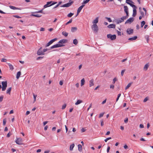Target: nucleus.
I'll list each match as a JSON object with an SVG mask.
<instances>
[{
    "instance_id": "obj_1",
    "label": "nucleus",
    "mask_w": 153,
    "mask_h": 153,
    "mask_svg": "<svg viewBox=\"0 0 153 153\" xmlns=\"http://www.w3.org/2000/svg\"><path fill=\"white\" fill-rule=\"evenodd\" d=\"M126 3L129 4L133 8V13L132 15V16L133 17H135L137 14L136 9L137 8V7L135 5L133 4L130 3H129V2L126 1Z\"/></svg>"
},
{
    "instance_id": "obj_2",
    "label": "nucleus",
    "mask_w": 153,
    "mask_h": 153,
    "mask_svg": "<svg viewBox=\"0 0 153 153\" xmlns=\"http://www.w3.org/2000/svg\"><path fill=\"white\" fill-rule=\"evenodd\" d=\"M1 84L2 85V91H4L6 90L7 86V81L2 82Z\"/></svg>"
},
{
    "instance_id": "obj_3",
    "label": "nucleus",
    "mask_w": 153,
    "mask_h": 153,
    "mask_svg": "<svg viewBox=\"0 0 153 153\" xmlns=\"http://www.w3.org/2000/svg\"><path fill=\"white\" fill-rule=\"evenodd\" d=\"M74 3L73 1H71V0L69 1V2L67 3L63 4L61 6V7H68L70 6Z\"/></svg>"
},
{
    "instance_id": "obj_4",
    "label": "nucleus",
    "mask_w": 153,
    "mask_h": 153,
    "mask_svg": "<svg viewBox=\"0 0 153 153\" xmlns=\"http://www.w3.org/2000/svg\"><path fill=\"white\" fill-rule=\"evenodd\" d=\"M92 30L95 33L98 32L99 30L97 24L93 25L91 26Z\"/></svg>"
},
{
    "instance_id": "obj_5",
    "label": "nucleus",
    "mask_w": 153,
    "mask_h": 153,
    "mask_svg": "<svg viewBox=\"0 0 153 153\" xmlns=\"http://www.w3.org/2000/svg\"><path fill=\"white\" fill-rule=\"evenodd\" d=\"M107 37L108 38L112 40L115 39L116 38V36L115 35H112L111 34H108Z\"/></svg>"
},
{
    "instance_id": "obj_6",
    "label": "nucleus",
    "mask_w": 153,
    "mask_h": 153,
    "mask_svg": "<svg viewBox=\"0 0 153 153\" xmlns=\"http://www.w3.org/2000/svg\"><path fill=\"white\" fill-rule=\"evenodd\" d=\"M64 46V45H62V44H58L52 46L51 47H50V49H53L54 48H58V47H61L62 46Z\"/></svg>"
},
{
    "instance_id": "obj_7",
    "label": "nucleus",
    "mask_w": 153,
    "mask_h": 153,
    "mask_svg": "<svg viewBox=\"0 0 153 153\" xmlns=\"http://www.w3.org/2000/svg\"><path fill=\"white\" fill-rule=\"evenodd\" d=\"M57 39L56 38L53 39L51 40L45 46V47H47L49 46L51 44H52L54 42L56 41Z\"/></svg>"
},
{
    "instance_id": "obj_8",
    "label": "nucleus",
    "mask_w": 153,
    "mask_h": 153,
    "mask_svg": "<svg viewBox=\"0 0 153 153\" xmlns=\"http://www.w3.org/2000/svg\"><path fill=\"white\" fill-rule=\"evenodd\" d=\"M16 143L18 145H21L22 144V138H17L16 141Z\"/></svg>"
},
{
    "instance_id": "obj_9",
    "label": "nucleus",
    "mask_w": 153,
    "mask_h": 153,
    "mask_svg": "<svg viewBox=\"0 0 153 153\" xmlns=\"http://www.w3.org/2000/svg\"><path fill=\"white\" fill-rule=\"evenodd\" d=\"M42 48L41 47L38 51L37 54L38 55H42L44 54V53H43V51H42Z\"/></svg>"
},
{
    "instance_id": "obj_10",
    "label": "nucleus",
    "mask_w": 153,
    "mask_h": 153,
    "mask_svg": "<svg viewBox=\"0 0 153 153\" xmlns=\"http://www.w3.org/2000/svg\"><path fill=\"white\" fill-rule=\"evenodd\" d=\"M134 19L132 17L128 19L125 22V24L129 23L130 24L132 23L134 21Z\"/></svg>"
},
{
    "instance_id": "obj_11",
    "label": "nucleus",
    "mask_w": 153,
    "mask_h": 153,
    "mask_svg": "<svg viewBox=\"0 0 153 153\" xmlns=\"http://www.w3.org/2000/svg\"><path fill=\"white\" fill-rule=\"evenodd\" d=\"M126 19V18L125 16H123L121 17V20L120 19H117V24H119L121 23L122 22H123L124 19Z\"/></svg>"
},
{
    "instance_id": "obj_12",
    "label": "nucleus",
    "mask_w": 153,
    "mask_h": 153,
    "mask_svg": "<svg viewBox=\"0 0 153 153\" xmlns=\"http://www.w3.org/2000/svg\"><path fill=\"white\" fill-rule=\"evenodd\" d=\"M126 32L128 34H131L133 33V29H131V28H128L126 30Z\"/></svg>"
},
{
    "instance_id": "obj_13",
    "label": "nucleus",
    "mask_w": 153,
    "mask_h": 153,
    "mask_svg": "<svg viewBox=\"0 0 153 153\" xmlns=\"http://www.w3.org/2000/svg\"><path fill=\"white\" fill-rule=\"evenodd\" d=\"M67 40L65 39H63L60 40L59 42V43L60 44L63 45V44L66 43L67 42Z\"/></svg>"
},
{
    "instance_id": "obj_14",
    "label": "nucleus",
    "mask_w": 153,
    "mask_h": 153,
    "mask_svg": "<svg viewBox=\"0 0 153 153\" xmlns=\"http://www.w3.org/2000/svg\"><path fill=\"white\" fill-rule=\"evenodd\" d=\"M85 6V5H81L80 7H79L78 9L77 12V14H79V13L81 11V10H82V8H83V7Z\"/></svg>"
},
{
    "instance_id": "obj_15",
    "label": "nucleus",
    "mask_w": 153,
    "mask_h": 153,
    "mask_svg": "<svg viewBox=\"0 0 153 153\" xmlns=\"http://www.w3.org/2000/svg\"><path fill=\"white\" fill-rule=\"evenodd\" d=\"M98 19L99 18L98 17H97L92 22L93 25L97 24V23L98 22Z\"/></svg>"
},
{
    "instance_id": "obj_16",
    "label": "nucleus",
    "mask_w": 153,
    "mask_h": 153,
    "mask_svg": "<svg viewBox=\"0 0 153 153\" xmlns=\"http://www.w3.org/2000/svg\"><path fill=\"white\" fill-rule=\"evenodd\" d=\"M52 2H53L52 1L48 2L47 3V4L44 5V7L45 8L48 7H50V6H49V5Z\"/></svg>"
},
{
    "instance_id": "obj_17",
    "label": "nucleus",
    "mask_w": 153,
    "mask_h": 153,
    "mask_svg": "<svg viewBox=\"0 0 153 153\" xmlns=\"http://www.w3.org/2000/svg\"><path fill=\"white\" fill-rule=\"evenodd\" d=\"M33 12L32 13V14H31L30 16H34L38 18L42 16V15H39L38 14H33Z\"/></svg>"
},
{
    "instance_id": "obj_18",
    "label": "nucleus",
    "mask_w": 153,
    "mask_h": 153,
    "mask_svg": "<svg viewBox=\"0 0 153 153\" xmlns=\"http://www.w3.org/2000/svg\"><path fill=\"white\" fill-rule=\"evenodd\" d=\"M115 26H116V25L114 24H111L109 25L108 26V28H115Z\"/></svg>"
},
{
    "instance_id": "obj_19",
    "label": "nucleus",
    "mask_w": 153,
    "mask_h": 153,
    "mask_svg": "<svg viewBox=\"0 0 153 153\" xmlns=\"http://www.w3.org/2000/svg\"><path fill=\"white\" fill-rule=\"evenodd\" d=\"M94 85V80L93 79H92L89 81V86L90 87L93 86Z\"/></svg>"
},
{
    "instance_id": "obj_20",
    "label": "nucleus",
    "mask_w": 153,
    "mask_h": 153,
    "mask_svg": "<svg viewBox=\"0 0 153 153\" xmlns=\"http://www.w3.org/2000/svg\"><path fill=\"white\" fill-rule=\"evenodd\" d=\"M77 29V27H72L71 28V31L72 32H74L76 31Z\"/></svg>"
},
{
    "instance_id": "obj_21",
    "label": "nucleus",
    "mask_w": 153,
    "mask_h": 153,
    "mask_svg": "<svg viewBox=\"0 0 153 153\" xmlns=\"http://www.w3.org/2000/svg\"><path fill=\"white\" fill-rule=\"evenodd\" d=\"M78 146L79 151L80 152H82V145L80 144H79Z\"/></svg>"
},
{
    "instance_id": "obj_22",
    "label": "nucleus",
    "mask_w": 153,
    "mask_h": 153,
    "mask_svg": "<svg viewBox=\"0 0 153 153\" xmlns=\"http://www.w3.org/2000/svg\"><path fill=\"white\" fill-rule=\"evenodd\" d=\"M9 7H10V8H11L12 9H13V10H17V9L20 10L21 9H20V8H17L16 7H15L13 6H10Z\"/></svg>"
},
{
    "instance_id": "obj_23",
    "label": "nucleus",
    "mask_w": 153,
    "mask_h": 153,
    "mask_svg": "<svg viewBox=\"0 0 153 153\" xmlns=\"http://www.w3.org/2000/svg\"><path fill=\"white\" fill-rule=\"evenodd\" d=\"M11 89H12L11 87L9 88L7 90L6 93L7 94H10V91L11 90Z\"/></svg>"
},
{
    "instance_id": "obj_24",
    "label": "nucleus",
    "mask_w": 153,
    "mask_h": 153,
    "mask_svg": "<svg viewBox=\"0 0 153 153\" xmlns=\"http://www.w3.org/2000/svg\"><path fill=\"white\" fill-rule=\"evenodd\" d=\"M137 36H135L133 37L130 38L128 39V40L132 41L136 39L137 38Z\"/></svg>"
},
{
    "instance_id": "obj_25",
    "label": "nucleus",
    "mask_w": 153,
    "mask_h": 153,
    "mask_svg": "<svg viewBox=\"0 0 153 153\" xmlns=\"http://www.w3.org/2000/svg\"><path fill=\"white\" fill-rule=\"evenodd\" d=\"M85 80L84 79V78H83L82 79H81V86H82L85 84Z\"/></svg>"
},
{
    "instance_id": "obj_26",
    "label": "nucleus",
    "mask_w": 153,
    "mask_h": 153,
    "mask_svg": "<svg viewBox=\"0 0 153 153\" xmlns=\"http://www.w3.org/2000/svg\"><path fill=\"white\" fill-rule=\"evenodd\" d=\"M21 74V72L20 71H19L17 73L16 78L17 79H18L20 77Z\"/></svg>"
},
{
    "instance_id": "obj_27",
    "label": "nucleus",
    "mask_w": 153,
    "mask_h": 153,
    "mask_svg": "<svg viewBox=\"0 0 153 153\" xmlns=\"http://www.w3.org/2000/svg\"><path fill=\"white\" fill-rule=\"evenodd\" d=\"M82 100H78L75 103V104L76 105H78L80 103L82 102Z\"/></svg>"
},
{
    "instance_id": "obj_28",
    "label": "nucleus",
    "mask_w": 153,
    "mask_h": 153,
    "mask_svg": "<svg viewBox=\"0 0 153 153\" xmlns=\"http://www.w3.org/2000/svg\"><path fill=\"white\" fill-rule=\"evenodd\" d=\"M124 10L125 12L126 13H128V7L126 6H124Z\"/></svg>"
},
{
    "instance_id": "obj_29",
    "label": "nucleus",
    "mask_w": 153,
    "mask_h": 153,
    "mask_svg": "<svg viewBox=\"0 0 153 153\" xmlns=\"http://www.w3.org/2000/svg\"><path fill=\"white\" fill-rule=\"evenodd\" d=\"M8 65L9 66L10 69L13 70L14 69L13 66L11 64L9 63H8Z\"/></svg>"
},
{
    "instance_id": "obj_30",
    "label": "nucleus",
    "mask_w": 153,
    "mask_h": 153,
    "mask_svg": "<svg viewBox=\"0 0 153 153\" xmlns=\"http://www.w3.org/2000/svg\"><path fill=\"white\" fill-rule=\"evenodd\" d=\"M74 146V144H73L72 145H71L70 147V151H71L73 150V149Z\"/></svg>"
},
{
    "instance_id": "obj_31",
    "label": "nucleus",
    "mask_w": 153,
    "mask_h": 153,
    "mask_svg": "<svg viewBox=\"0 0 153 153\" xmlns=\"http://www.w3.org/2000/svg\"><path fill=\"white\" fill-rule=\"evenodd\" d=\"M145 38L146 39L147 43H148L149 40V36L148 35H146L145 36Z\"/></svg>"
},
{
    "instance_id": "obj_32",
    "label": "nucleus",
    "mask_w": 153,
    "mask_h": 153,
    "mask_svg": "<svg viewBox=\"0 0 153 153\" xmlns=\"http://www.w3.org/2000/svg\"><path fill=\"white\" fill-rule=\"evenodd\" d=\"M62 34L65 37L67 36L68 35V33L65 31H63L62 33Z\"/></svg>"
},
{
    "instance_id": "obj_33",
    "label": "nucleus",
    "mask_w": 153,
    "mask_h": 153,
    "mask_svg": "<svg viewBox=\"0 0 153 153\" xmlns=\"http://www.w3.org/2000/svg\"><path fill=\"white\" fill-rule=\"evenodd\" d=\"M73 43L75 45H76L77 44L78 42L77 40L76 39H75L73 40Z\"/></svg>"
},
{
    "instance_id": "obj_34",
    "label": "nucleus",
    "mask_w": 153,
    "mask_h": 153,
    "mask_svg": "<svg viewBox=\"0 0 153 153\" xmlns=\"http://www.w3.org/2000/svg\"><path fill=\"white\" fill-rule=\"evenodd\" d=\"M132 82L128 84L127 86L125 88V90H126L128 89L131 85Z\"/></svg>"
},
{
    "instance_id": "obj_35",
    "label": "nucleus",
    "mask_w": 153,
    "mask_h": 153,
    "mask_svg": "<svg viewBox=\"0 0 153 153\" xmlns=\"http://www.w3.org/2000/svg\"><path fill=\"white\" fill-rule=\"evenodd\" d=\"M90 1V0H84L82 4V5H83V4H86L88 3Z\"/></svg>"
},
{
    "instance_id": "obj_36",
    "label": "nucleus",
    "mask_w": 153,
    "mask_h": 153,
    "mask_svg": "<svg viewBox=\"0 0 153 153\" xmlns=\"http://www.w3.org/2000/svg\"><path fill=\"white\" fill-rule=\"evenodd\" d=\"M43 9H42L41 10H39V11H36V12H33V13H44V14H45V13H44L43 12Z\"/></svg>"
},
{
    "instance_id": "obj_37",
    "label": "nucleus",
    "mask_w": 153,
    "mask_h": 153,
    "mask_svg": "<svg viewBox=\"0 0 153 153\" xmlns=\"http://www.w3.org/2000/svg\"><path fill=\"white\" fill-rule=\"evenodd\" d=\"M74 14L73 13H70L67 15V16L68 17H71L74 15Z\"/></svg>"
},
{
    "instance_id": "obj_38",
    "label": "nucleus",
    "mask_w": 153,
    "mask_h": 153,
    "mask_svg": "<svg viewBox=\"0 0 153 153\" xmlns=\"http://www.w3.org/2000/svg\"><path fill=\"white\" fill-rule=\"evenodd\" d=\"M148 67L149 65L148 64H146L144 67V69L145 70H147L148 68Z\"/></svg>"
},
{
    "instance_id": "obj_39",
    "label": "nucleus",
    "mask_w": 153,
    "mask_h": 153,
    "mask_svg": "<svg viewBox=\"0 0 153 153\" xmlns=\"http://www.w3.org/2000/svg\"><path fill=\"white\" fill-rule=\"evenodd\" d=\"M145 22L144 21H143L141 22V27H143V26L145 25Z\"/></svg>"
},
{
    "instance_id": "obj_40",
    "label": "nucleus",
    "mask_w": 153,
    "mask_h": 153,
    "mask_svg": "<svg viewBox=\"0 0 153 153\" xmlns=\"http://www.w3.org/2000/svg\"><path fill=\"white\" fill-rule=\"evenodd\" d=\"M66 104L65 103L62 105V109H64L66 107Z\"/></svg>"
},
{
    "instance_id": "obj_41",
    "label": "nucleus",
    "mask_w": 153,
    "mask_h": 153,
    "mask_svg": "<svg viewBox=\"0 0 153 153\" xmlns=\"http://www.w3.org/2000/svg\"><path fill=\"white\" fill-rule=\"evenodd\" d=\"M72 19H70V20L67 23H66V25H68V24L71 23L72 22Z\"/></svg>"
},
{
    "instance_id": "obj_42",
    "label": "nucleus",
    "mask_w": 153,
    "mask_h": 153,
    "mask_svg": "<svg viewBox=\"0 0 153 153\" xmlns=\"http://www.w3.org/2000/svg\"><path fill=\"white\" fill-rule=\"evenodd\" d=\"M104 114V112L100 114L99 116V117L100 118V117H103Z\"/></svg>"
},
{
    "instance_id": "obj_43",
    "label": "nucleus",
    "mask_w": 153,
    "mask_h": 153,
    "mask_svg": "<svg viewBox=\"0 0 153 153\" xmlns=\"http://www.w3.org/2000/svg\"><path fill=\"white\" fill-rule=\"evenodd\" d=\"M101 122V126H102L104 125V123L103 121V120H100Z\"/></svg>"
},
{
    "instance_id": "obj_44",
    "label": "nucleus",
    "mask_w": 153,
    "mask_h": 153,
    "mask_svg": "<svg viewBox=\"0 0 153 153\" xmlns=\"http://www.w3.org/2000/svg\"><path fill=\"white\" fill-rule=\"evenodd\" d=\"M117 79L116 78H114L113 80V82H112V83L113 84H114L115 82V81H117Z\"/></svg>"
},
{
    "instance_id": "obj_45",
    "label": "nucleus",
    "mask_w": 153,
    "mask_h": 153,
    "mask_svg": "<svg viewBox=\"0 0 153 153\" xmlns=\"http://www.w3.org/2000/svg\"><path fill=\"white\" fill-rule=\"evenodd\" d=\"M6 119H4L3 120V124L4 126L6 124Z\"/></svg>"
},
{
    "instance_id": "obj_46",
    "label": "nucleus",
    "mask_w": 153,
    "mask_h": 153,
    "mask_svg": "<svg viewBox=\"0 0 153 153\" xmlns=\"http://www.w3.org/2000/svg\"><path fill=\"white\" fill-rule=\"evenodd\" d=\"M125 70H123L121 71V75L122 76H123L124 73L125 71Z\"/></svg>"
},
{
    "instance_id": "obj_47",
    "label": "nucleus",
    "mask_w": 153,
    "mask_h": 153,
    "mask_svg": "<svg viewBox=\"0 0 153 153\" xmlns=\"http://www.w3.org/2000/svg\"><path fill=\"white\" fill-rule=\"evenodd\" d=\"M3 96H1L0 97V102H1L2 101L3 99Z\"/></svg>"
},
{
    "instance_id": "obj_48",
    "label": "nucleus",
    "mask_w": 153,
    "mask_h": 153,
    "mask_svg": "<svg viewBox=\"0 0 153 153\" xmlns=\"http://www.w3.org/2000/svg\"><path fill=\"white\" fill-rule=\"evenodd\" d=\"M128 118H126L124 120L125 123H128Z\"/></svg>"
},
{
    "instance_id": "obj_49",
    "label": "nucleus",
    "mask_w": 153,
    "mask_h": 153,
    "mask_svg": "<svg viewBox=\"0 0 153 153\" xmlns=\"http://www.w3.org/2000/svg\"><path fill=\"white\" fill-rule=\"evenodd\" d=\"M140 13L142 16L143 17H144V14L143 12L142 11H140Z\"/></svg>"
},
{
    "instance_id": "obj_50",
    "label": "nucleus",
    "mask_w": 153,
    "mask_h": 153,
    "mask_svg": "<svg viewBox=\"0 0 153 153\" xmlns=\"http://www.w3.org/2000/svg\"><path fill=\"white\" fill-rule=\"evenodd\" d=\"M111 139V137H108L106 139H105V140L104 141L105 142H106L107 141L109 140H110Z\"/></svg>"
},
{
    "instance_id": "obj_51",
    "label": "nucleus",
    "mask_w": 153,
    "mask_h": 153,
    "mask_svg": "<svg viewBox=\"0 0 153 153\" xmlns=\"http://www.w3.org/2000/svg\"><path fill=\"white\" fill-rule=\"evenodd\" d=\"M105 18L107 19L109 22H112V20L110 18L106 17Z\"/></svg>"
},
{
    "instance_id": "obj_52",
    "label": "nucleus",
    "mask_w": 153,
    "mask_h": 153,
    "mask_svg": "<svg viewBox=\"0 0 153 153\" xmlns=\"http://www.w3.org/2000/svg\"><path fill=\"white\" fill-rule=\"evenodd\" d=\"M13 16L14 17L16 18H21V17L19 16H17V15H13Z\"/></svg>"
},
{
    "instance_id": "obj_53",
    "label": "nucleus",
    "mask_w": 153,
    "mask_h": 153,
    "mask_svg": "<svg viewBox=\"0 0 153 153\" xmlns=\"http://www.w3.org/2000/svg\"><path fill=\"white\" fill-rule=\"evenodd\" d=\"M33 96L34 99V101L35 102V101L36 100V97H37V95H35L34 94H33Z\"/></svg>"
},
{
    "instance_id": "obj_54",
    "label": "nucleus",
    "mask_w": 153,
    "mask_h": 153,
    "mask_svg": "<svg viewBox=\"0 0 153 153\" xmlns=\"http://www.w3.org/2000/svg\"><path fill=\"white\" fill-rule=\"evenodd\" d=\"M7 60L6 59L3 58L2 59L1 61V62H6Z\"/></svg>"
},
{
    "instance_id": "obj_55",
    "label": "nucleus",
    "mask_w": 153,
    "mask_h": 153,
    "mask_svg": "<svg viewBox=\"0 0 153 153\" xmlns=\"http://www.w3.org/2000/svg\"><path fill=\"white\" fill-rule=\"evenodd\" d=\"M43 58V57L42 56H39L36 58L37 60H39L40 59H42Z\"/></svg>"
},
{
    "instance_id": "obj_56",
    "label": "nucleus",
    "mask_w": 153,
    "mask_h": 153,
    "mask_svg": "<svg viewBox=\"0 0 153 153\" xmlns=\"http://www.w3.org/2000/svg\"><path fill=\"white\" fill-rule=\"evenodd\" d=\"M81 131L82 132H83L86 131V129H85L84 128H82Z\"/></svg>"
},
{
    "instance_id": "obj_57",
    "label": "nucleus",
    "mask_w": 153,
    "mask_h": 153,
    "mask_svg": "<svg viewBox=\"0 0 153 153\" xmlns=\"http://www.w3.org/2000/svg\"><path fill=\"white\" fill-rule=\"evenodd\" d=\"M148 100V99L147 97H146L143 100V102H146Z\"/></svg>"
},
{
    "instance_id": "obj_58",
    "label": "nucleus",
    "mask_w": 153,
    "mask_h": 153,
    "mask_svg": "<svg viewBox=\"0 0 153 153\" xmlns=\"http://www.w3.org/2000/svg\"><path fill=\"white\" fill-rule=\"evenodd\" d=\"M63 82L61 80V81H60L59 84L60 85H62L63 84Z\"/></svg>"
},
{
    "instance_id": "obj_59",
    "label": "nucleus",
    "mask_w": 153,
    "mask_h": 153,
    "mask_svg": "<svg viewBox=\"0 0 153 153\" xmlns=\"http://www.w3.org/2000/svg\"><path fill=\"white\" fill-rule=\"evenodd\" d=\"M126 16H125L126 18V19L128 18V13H126Z\"/></svg>"
},
{
    "instance_id": "obj_60",
    "label": "nucleus",
    "mask_w": 153,
    "mask_h": 153,
    "mask_svg": "<svg viewBox=\"0 0 153 153\" xmlns=\"http://www.w3.org/2000/svg\"><path fill=\"white\" fill-rule=\"evenodd\" d=\"M110 149V148L109 146H108L107 148V152H108L109 151V150Z\"/></svg>"
},
{
    "instance_id": "obj_61",
    "label": "nucleus",
    "mask_w": 153,
    "mask_h": 153,
    "mask_svg": "<svg viewBox=\"0 0 153 153\" xmlns=\"http://www.w3.org/2000/svg\"><path fill=\"white\" fill-rule=\"evenodd\" d=\"M117 33L118 35L121 36V33L120 31H117Z\"/></svg>"
},
{
    "instance_id": "obj_62",
    "label": "nucleus",
    "mask_w": 153,
    "mask_h": 153,
    "mask_svg": "<svg viewBox=\"0 0 153 153\" xmlns=\"http://www.w3.org/2000/svg\"><path fill=\"white\" fill-rule=\"evenodd\" d=\"M140 128H144V126H143V125L142 124H140Z\"/></svg>"
},
{
    "instance_id": "obj_63",
    "label": "nucleus",
    "mask_w": 153,
    "mask_h": 153,
    "mask_svg": "<svg viewBox=\"0 0 153 153\" xmlns=\"http://www.w3.org/2000/svg\"><path fill=\"white\" fill-rule=\"evenodd\" d=\"M45 30V29L43 27H41L40 29V31H44Z\"/></svg>"
},
{
    "instance_id": "obj_64",
    "label": "nucleus",
    "mask_w": 153,
    "mask_h": 153,
    "mask_svg": "<svg viewBox=\"0 0 153 153\" xmlns=\"http://www.w3.org/2000/svg\"><path fill=\"white\" fill-rule=\"evenodd\" d=\"M114 86L113 85H111L110 86V88H112L113 89L114 88Z\"/></svg>"
}]
</instances>
